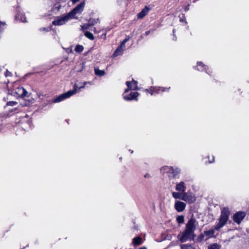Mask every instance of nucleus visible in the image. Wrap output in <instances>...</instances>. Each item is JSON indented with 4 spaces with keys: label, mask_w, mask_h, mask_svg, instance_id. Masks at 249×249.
<instances>
[{
    "label": "nucleus",
    "mask_w": 249,
    "mask_h": 249,
    "mask_svg": "<svg viewBox=\"0 0 249 249\" xmlns=\"http://www.w3.org/2000/svg\"><path fill=\"white\" fill-rule=\"evenodd\" d=\"M129 40V37H128L126 38L124 41L121 43L120 45L118 46L117 49L115 50L114 53L112 55L113 57H116L118 56L122 55L123 54V52L125 50L126 46L125 44Z\"/></svg>",
    "instance_id": "nucleus-5"
},
{
    "label": "nucleus",
    "mask_w": 249,
    "mask_h": 249,
    "mask_svg": "<svg viewBox=\"0 0 249 249\" xmlns=\"http://www.w3.org/2000/svg\"><path fill=\"white\" fill-rule=\"evenodd\" d=\"M5 26V23L0 21V32L2 31V29Z\"/></svg>",
    "instance_id": "nucleus-34"
},
{
    "label": "nucleus",
    "mask_w": 249,
    "mask_h": 249,
    "mask_svg": "<svg viewBox=\"0 0 249 249\" xmlns=\"http://www.w3.org/2000/svg\"><path fill=\"white\" fill-rule=\"evenodd\" d=\"M133 243L135 245H140L142 243V239L141 237L138 236L133 239Z\"/></svg>",
    "instance_id": "nucleus-20"
},
{
    "label": "nucleus",
    "mask_w": 249,
    "mask_h": 249,
    "mask_svg": "<svg viewBox=\"0 0 249 249\" xmlns=\"http://www.w3.org/2000/svg\"><path fill=\"white\" fill-rule=\"evenodd\" d=\"M1 119L0 118V124H1Z\"/></svg>",
    "instance_id": "nucleus-43"
},
{
    "label": "nucleus",
    "mask_w": 249,
    "mask_h": 249,
    "mask_svg": "<svg viewBox=\"0 0 249 249\" xmlns=\"http://www.w3.org/2000/svg\"><path fill=\"white\" fill-rule=\"evenodd\" d=\"M181 200L189 203L194 202L195 201V197L192 195L187 193H182Z\"/></svg>",
    "instance_id": "nucleus-12"
},
{
    "label": "nucleus",
    "mask_w": 249,
    "mask_h": 249,
    "mask_svg": "<svg viewBox=\"0 0 249 249\" xmlns=\"http://www.w3.org/2000/svg\"><path fill=\"white\" fill-rule=\"evenodd\" d=\"M84 35L89 39L92 40L94 39V36H93V34L92 33H91L90 32L86 31L85 32Z\"/></svg>",
    "instance_id": "nucleus-25"
},
{
    "label": "nucleus",
    "mask_w": 249,
    "mask_h": 249,
    "mask_svg": "<svg viewBox=\"0 0 249 249\" xmlns=\"http://www.w3.org/2000/svg\"><path fill=\"white\" fill-rule=\"evenodd\" d=\"M172 196L175 199H181L182 193L181 192H172Z\"/></svg>",
    "instance_id": "nucleus-22"
},
{
    "label": "nucleus",
    "mask_w": 249,
    "mask_h": 249,
    "mask_svg": "<svg viewBox=\"0 0 249 249\" xmlns=\"http://www.w3.org/2000/svg\"><path fill=\"white\" fill-rule=\"evenodd\" d=\"M246 215V213L243 212H238L233 216V221L237 224H240Z\"/></svg>",
    "instance_id": "nucleus-11"
},
{
    "label": "nucleus",
    "mask_w": 249,
    "mask_h": 249,
    "mask_svg": "<svg viewBox=\"0 0 249 249\" xmlns=\"http://www.w3.org/2000/svg\"><path fill=\"white\" fill-rule=\"evenodd\" d=\"M71 16L69 14L62 17H58L55 20L53 21V24L54 25L60 26L65 24L70 19H71Z\"/></svg>",
    "instance_id": "nucleus-4"
},
{
    "label": "nucleus",
    "mask_w": 249,
    "mask_h": 249,
    "mask_svg": "<svg viewBox=\"0 0 249 249\" xmlns=\"http://www.w3.org/2000/svg\"><path fill=\"white\" fill-rule=\"evenodd\" d=\"M186 187L185 186L184 182L181 181L178 183H177L176 186V190L179 192L183 193L185 192Z\"/></svg>",
    "instance_id": "nucleus-17"
},
{
    "label": "nucleus",
    "mask_w": 249,
    "mask_h": 249,
    "mask_svg": "<svg viewBox=\"0 0 249 249\" xmlns=\"http://www.w3.org/2000/svg\"><path fill=\"white\" fill-rule=\"evenodd\" d=\"M177 220L179 224L183 223L184 222V217L183 215L178 216L177 218Z\"/></svg>",
    "instance_id": "nucleus-28"
},
{
    "label": "nucleus",
    "mask_w": 249,
    "mask_h": 249,
    "mask_svg": "<svg viewBox=\"0 0 249 249\" xmlns=\"http://www.w3.org/2000/svg\"><path fill=\"white\" fill-rule=\"evenodd\" d=\"M94 72L95 75L97 76H103L105 74V71L104 70H100L97 68H95Z\"/></svg>",
    "instance_id": "nucleus-21"
},
{
    "label": "nucleus",
    "mask_w": 249,
    "mask_h": 249,
    "mask_svg": "<svg viewBox=\"0 0 249 249\" xmlns=\"http://www.w3.org/2000/svg\"><path fill=\"white\" fill-rule=\"evenodd\" d=\"M165 89L162 87H151L149 89H147L146 91L149 92L151 95H153L154 92H156L157 93H160V91L162 92L164 91Z\"/></svg>",
    "instance_id": "nucleus-15"
},
{
    "label": "nucleus",
    "mask_w": 249,
    "mask_h": 249,
    "mask_svg": "<svg viewBox=\"0 0 249 249\" xmlns=\"http://www.w3.org/2000/svg\"><path fill=\"white\" fill-rule=\"evenodd\" d=\"M196 68L197 70L199 71H203L206 70L207 66L201 62H197Z\"/></svg>",
    "instance_id": "nucleus-19"
},
{
    "label": "nucleus",
    "mask_w": 249,
    "mask_h": 249,
    "mask_svg": "<svg viewBox=\"0 0 249 249\" xmlns=\"http://www.w3.org/2000/svg\"><path fill=\"white\" fill-rule=\"evenodd\" d=\"M181 249H195V248L192 245L184 244L181 245Z\"/></svg>",
    "instance_id": "nucleus-24"
},
{
    "label": "nucleus",
    "mask_w": 249,
    "mask_h": 249,
    "mask_svg": "<svg viewBox=\"0 0 249 249\" xmlns=\"http://www.w3.org/2000/svg\"><path fill=\"white\" fill-rule=\"evenodd\" d=\"M197 0H195L194 1H193V2H195Z\"/></svg>",
    "instance_id": "nucleus-44"
},
{
    "label": "nucleus",
    "mask_w": 249,
    "mask_h": 249,
    "mask_svg": "<svg viewBox=\"0 0 249 249\" xmlns=\"http://www.w3.org/2000/svg\"><path fill=\"white\" fill-rule=\"evenodd\" d=\"M220 246L217 244H213L208 247V249H220Z\"/></svg>",
    "instance_id": "nucleus-26"
},
{
    "label": "nucleus",
    "mask_w": 249,
    "mask_h": 249,
    "mask_svg": "<svg viewBox=\"0 0 249 249\" xmlns=\"http://www.w3.org/2000/svg\"><path fill=\"white\" fill-rule=\"evenodd\" d=\"M75 94V90H71L66 93L62 94L54 99L53 102L57 103L63 101V100L70 97Z\"/></svg>",
    "instance_id": "nucleus-7"
},
{
    "label": "nucleus",
    "mask_w": 249,
    "mask_h": 249,
    "mask_svg": "<svg viewBox=\"0 0 249 249\" xmlns=\"http://www.w3.org/2000/svg\"><path fill=\"white\" fill-rule=\"evenodd\" d=\"M150 31H146L144 34H143V35H142L141 36V37L142 38L144 36H148L150 34Z\"/></svg>",
    "instance_id": "nucleus-35"
},
{
    "label": "nucleus",
    "mask_w": 249,
    "mask_h": 249,
    "mask_svg": "<svg viewBox=\"0 0 249 249\" xmlns=\"http://www.w3.org/2000/svg\"><path fill=\"white\" fill-rule=\"evenodd\" d=\"M162 170L168 174V176L170 178H174L178 176L180 173V169L179 168L174 169L172 167L165 166L163 167Z\"/></svg>",
    "instance_id": "nucleus-6"
},
{
    "label": "nucleus",
    "mask_w": 249,
    "mask_h": 249,
    "mask_svg": "<svg viewBox=\"0 0 249 249\" xmlns=\"http://www.w3.org/2000/svg\"><path fill=\"white\" fill-rule=\"evenodd\" d=\"M149 11V8L147 7V6H145L144 8H143L141 12L138 14L137 15V18H143L145 16H146L148 12Z\"/></svg>",
    "instance_id": "nucleus-18"
},
{
    "label": "nucleus",
    "mask_w": 249,
    "mask_h": 249,
    "mask_svg": "<svg viewBox=\"0 0 249 249\" xmlns=\"http://www.w3.org/2000/svg\"><path fill=\"white\" fill-rule=\"evenodd\" d=\"M139 249H146V248L145 247H142L139 248Z\"/></svg>",
    "instance_id": "nucleus-41"
},
{
    "label": "nucleus",
    "mask_w": 249,
    "mask_h": 249,
    "mask_svg": "<svg viewBox=\"0 0 249 249\" xmlns=\"http://www.w3.org/2000/svg\"><path fill=\"white\" fill-rule=\"evenodd\" d=\"M205 236V234L203 233L199 235V236L197 238V241L198 242H201L204 238Z\"/></svg>",
    "instance_id": "nucleus-31"
},
{
    "label": "nucleus",
    "mask_w": 249,
    "mask_h": 249,
    "mask_svg": "<svg viewBox=\"0 0 249 249\" xmlns=\"http://www.w3.org/2000/svg\"><path fill=\"white\" fill-rule=\"evenodd\" d=\"M73 3H75L76 2L79 1V0H71Z\"/></svg>",
    "instance_id": "nucleus-37"
},
{
    "label": "nucleus",
    "mask_w": 249,
    "mask_h": 249,
    "mask_svg": "<svg viewBox=\"0 0 249 249\" xmlns=\"http://www.w3.org/2000/svg\"><path fill=\"white\" fill-rule=\"evenodd\" d=\"M84 47L82 45H78L75 48V51L77 53H81L83 51Z\"/></svg>",
    "instance_id": "nucleus-27"
},
{
    "label": "nucleus",
    "mask_w": 249,
    "mask_h": 249,
    "mask_svg": "<svg viewBox=\"0 0 249 249\" xmlns=\"http://www.w3.org/2000/svg\"><path fill=\"white\" fill-rule=\"evenodd\" d=\"M33 74V73H28L25 75V76H32Z\"/></svg>",
    "instance_id": "nucleus-36"
},
{
    "label": "nucleus",
    "mask_w": 249,
    "mask_h": 249,
    "mask_svg": "<svg viewBox=\"0 0 249 249\" xmlns=\"http://www.w3.org/2000/svg\"><path fill=\"white\" fill-rule=\"evenodd\" d=\"M17 85V82L10 83L9 81L7 82V88L9 93L17 97H20L23 99L26 103L25 106H29L30 104L33 103L35 101L34 98L30 96L28 91L23 87H16Z\"/></svg>",
    "instance_id": "nucleus-1"
},
{
    "label": "nucleus",
    "mask_w": 249,
    "mask_h": 249,
    "mask_svg": "<svg viewBox=\"0 0 249 249\" xmlns=\"http://www.w3.org/2000/svg\"><path fill=\"white\" fill-rule=\"evenodd\" d=\"M99 21L98 18L95 19V18H90L89 20V24L90 25V26L94 25L98 23Z\"/></svg>",
    "instance_id": "nucleus-23"
},
{
    "label": "nucleus",
    "mask_w": 249,
    "mask_h": 249,
    "mask_svg": "<svg viewBox=\"0 0 249 249\" xmlns=\"http://www.w3.org/2000/svg\"><path fill=\"white\" fill-rule=\"evenodd\" d=\"M85 4V3L84 1L78 4L69 13L72 18L76 14L81 13L83 11Z\"/></svg>",
    "instance_id": "nucleus-9"
},
{
    "label": "nucleus",
    "mask_w": 249,
    "mask_h": 249,
    "mask_svg": "<svg viewBox=\"0 0 249 249\" xmlns=\"http://www.w3.org/2000/svg\"><path fill=\"white\" fill-rule=\"evenodd\" d=\"M16 104H17V102H15V101H10V102H7V105L11 106H14L16 105Z\"/></svg>",
    "instance_id": "nucleus-33"
},
{
    "label": "nucleus",
    "mask_w": 249,
    "mask_h": 249,
    "mask_svg": "<svg viewBox=\"0 0 249 249\" xmlns=\"http://www.w3.org/2000/svg\"><path fill=\"white\" fill-rule=\"evenodd\" d=\"M90 27L89 23L84 24L81 26V30L84 31L85 30L88 29Z\"/></svg>",
    "instance_id": "nucleus-30"
},
{
    "label": "nucleus",
    "mask_w": 249,
    "mask_h": 249,
    "mask_svg": "<svg viewBox=\"0 0 249 249\" xmlns=\"http://www.w3.org/2000/svg\"><path fill=\"white\" fill-rule=\"evenodd\" d=\"M230 214V212L228 208L224 207L221 209V215L219 218L218 223L214 227V229L204 231V234L207 237V239L213 237L215 233V230H219L226 224L229 219Z\"/></svg>",
    "instance_id": "nucleus-2"
},
{
    "label": "nucleus",
    "mask_w": 249,
    "mask_h": 249,
    "mask_svg": "<svg viewBox=\"0 0 249 249\" xmlns=\"http://www.w3.org/2000/svg\"><path fill=\"white\" fill-rule=\"evenodd\" d=\"M19 17H21V18L20 19L21 22H26V17L24 16V15L21 16L19 14H18V15H17L16 18L17 19H18L19 18Z\"/></svg>",
    "instance_id": "nucleus-29"
},
{
    "label": "nucleus",
    "mask_w": 249,
    "mask_h": 249,
    "mask_svg": "<svg viewBox=\"0 0 249 249\" xmlns=\"http://www.w3.org/2000/svg\"><path fill=\"white\" fill-rule=\"evenodd\" d=\"M118 3L121 5L122 4V2L124 1V0H117Z\"/></svg>",
    "instance_id": "nucleus-38"
},
{
    "label": "nucleus",
    "mask_w": 249,
    "mask_h": 249,
    "mask_svg": "<svg viewBox=\"0 0 249 249\" xmlns=\"http://www.w3.org/2000/svg\"><path fill=\"white\" fill-rule=\"evenodd\" d=\"M128 90V89H125L124 92L123 94L124 99L126 101H129L132 100H137V97L139 96V93L137 92H131L129 94H126V92Z\"/></svg>",
    "instance_id": "nucleus-10"
},
{
    "label": "nucleus",
    "mask_w": 249,
    "mask_h": 249,
    "mask_svg": "<svg viewBox=\"0 0 249 249\" xmlns=\"http://www.w3.org/2000/svg\"><path fill=\"white\" fill-rule=\"evenodd\" d=\"M91 84L90 82H78L77 81L74 85V89L73 90H75V93L77 91V89H81L82 88H84L85 87H89V86L91 85Z\"/></svg>",
    "instance_id": "nucleus-13"
},
{
    "label": "nucleus",
    "mask_w": 249,
    "mask_h": 249,
    "mask_svg": "<svg viewBox=\"0 0 249 249\" xmlns=\"http://www.w3.org/2000/svg\"><path fill=\"white\" fill-rule=\"evenodd\" d=\"M4 75L6 77H11L13 76L11 72L8 71L7 70L4 73Z\"/></svg>",
    "instance_id": "nucleus-32"
},
{
    "label": "nucleus",
    "mask_w": 249,
    "mask_h": 249,
    "mask_svg": "<svg viewBox=\"0 0 249 249\" xmlns=\"http://www.w3.org/2000/svg\"><path fill=\"white\" fill-rule=\"evenodd\" d=\"M40 30L41 31H48V30H47L45 28H41L40 29Z\"/></svg>",
    "instance_id": "nucleus-39"
},
{
    "label": "nucleus",
    "mask_w": 249,
    "mask_h": 249,
    "mask_svg": "<svg viewBox=\"0 0 249 249\" xmlns=\"http://www.w3.org/2000/svg\"><path fill=\"white\" fill-rule=\"evenodd\" d=\"M126 84L128 87V89L135 90L137 89L138 82L133 79L131 82H126Z\"/></svg>",
    "instance_id": "nucleus-16"
},
{
    "label": "nucleus",
    "mask_w": 249,
    "mask_h": 249,
    "mask_svg": "<svg viewBox=\"0 0 249 249\" xmlns=\"http://www.w3.org/2000/svg\"><path fill=\"white\" fill-rule=\"evenodd\" d=\"M214 161V158H213L212 161H210V162H213Z\"/></svg>",
    "instance_id": "nucleus-42"
},
{
    "label": "nucleus",
    "mask_w": 249,
    "mask_h": 249,
    "mask_svg": "<svg viewBox=\"0 0 249 249\" xmlns=\"http://www.w3.org/2000/svg\"><path fill=\"white\" fill-rule=\"evenodd\" d=\"M75 94V90H71L66 93L62 94L54 99L53 102L57 103L63 101V100L70 97Z\"/></svg>",
    "instance_id": "nucleus-8"
},
{
    "label": "nucleus",
    "mask_w": 249,
    "mask_h": 249,
    "mask_svg": "<svg viewBox=\"0 0 249 249\" xmlns=\"http://www.w3.org/2000/svg\"><path fill=\"white\" fill-rule=\"evenodd\" d=\"M197 223L196 220L192 217L186 225L185 230L181 233L179 238L181 242H185L188 240H193L195 237L194 231Z\"/></svg>",
    "instance_id": "nucleus-3"
},
{
    "label": "nucleus",
    "mask_w": 249,
    "mask_h": 249,
    "mask_svg": "<svg viewBox=\"0 0 249 249\" xmlns=\"http://www.w3.org/2000/svg\"><path fill=\"white\" fill-rule=\"evenodd\" d=\"M131 153H133V151H131Z\"/></svg>",
    "instance_id": "nucleus-46"
},
{
    "label": "nucleus",
    "mask_w": 249,
    "mask_h": 249,
    "mask_svg": "<svg viewBox=\"0 0 249 249\" xmlns=\"http://www.w3.org/2000/svg\"><path fill=\"white\" fill-rule=\"evenodd\" d=\"M186 207V204L180 201H176L175 203V208L178 212H182Z\"/></svg>",
    "instance_id": "nucleus-14"
},
{
    "label": "nucleus",
    "mask_w": 249,
    "mask_h": 249,
    "mask_svg": "<svg viewBox=\"0 0 249 249\" xmlns=\"http://www.w3.org/2000/svg\"><path fill=\"white\" fill-rule=\"evenodd\" d=\"M149 177H150V175L148 174H146V175H144V178H148Z\"/></svg>",
    "instance_id": "nucleus-40"
},
{
    "label": "nucleus",
    "mask_w": 249,
    "mask_h": 249,
    "mask_svg": "<svg viewBox=\"0 0 249 249\" xmlns=\"http://www.w3.org/2000/svg\"><path fill=\"white\" fill-rule=\"evenodd\" d=\"M173 33L174 34V33H175V30H173Z\"/></svg>",
    "instance_id": "nucleus-45"
}]
</instances>
